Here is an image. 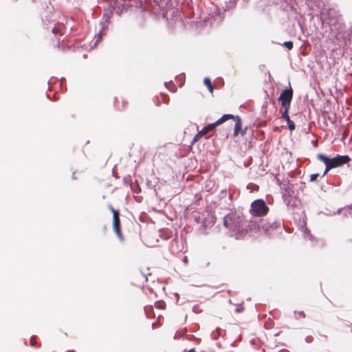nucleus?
<instances>
[{"label": "nucleus", "mask_w": 352, "mask_h": 352, "mask_svg": "<svg viewBox=\"0 0 352 352\" xmlns=\"http://www.w3.org/2000/svg\"><path fill=\"white\" fill-rule=\"evenodd\" d=\"M204 82V84L206 85V86H207V87L210 90V91L211 93H212L213 86H212L211 80L208 78H205Z\"/></svg>", "instance_id": "9d476101"}, {"label": "nucleus", "mask_w": 352, "mask_h": 352, "mask_svg": "<svg viewBox=\"0 0 352 352\" xmlns=\"http://www.w3.org/2000/svg\"><path fill=\"white\" fill-rule=\"evenodd\" d=\"M317 158L325 164V170L323 176L325 175L331 169L341 166L350 162L351 158L345 155H337L333 158H329L324 154L319 153Z\"/></svg>", "instance_id": "f03ea898"}, {"label": "nucleus", "mask_w": 352, "mask_h": 352, "mask_svg": "<svg viewBox=\"0 0 352 352\" xmlns=\"http://www.w3.org/2000/svg\"><path fill=\"white\" fill-rule=\"evenodd\" d=\"M289 108H283V111H282V115L280 116L281 119L285 121L289 119Z\"/></svg>", "instance_id": "1a4fd4ad"}, {"label": "nucleus", "mask_w": 352, "mask_h": 352, "mask_svg": "<svg viewBox=\"0 0 352 352\" xmlns=\"http://www.w3.org/2000/svg\"><path fill=\"white\" fill-rule=\"evenodd\" d=\"M105 27H104V25H102V28L100 30V31L98 32V38L96 40V42H98L99 41V39H101L102 36L104 35V31L105 30Z\"/></svg>", "instance_id": "2eb2a0df"}, {"label": "nucleus", "mask_w": 352, "mask_h": 352, "mask_svg": "<svg viewBox=\"0 0 352 352\" xmlns=\"http://www.w3.org/2000/svg\"><path fill=\"white\" fill-rule=\"evenodd\" d=\"M293 98V90L292 87L284 89L278 98L283 108H290L291 102Z\"/></svg>", "instance_id": "39448f33"}, {"label": "nucleus", "mask_w": 352, "mask_h": 352, "mask_svg": "<svg viewBox=\"0 0 352 352\" xmlns=\"http://www.w3.org/2000/svg\"><path fill=\"white\" fill-rule=\"evenodd\" d=\"M236 311H241V309H236Z\"/></svg>", "instance_id": "aec40b11"}, {"label": "nucleus", "mask_w": 352, "mask_h": 352, "mask_svg": "<svg viewBox=\"0 0 352 352\" xmlns=\"http://www.w3.org/2000/svg\"><path fill=\"white\" fill-rule=\"evenodd\" d=\"M109 209L113 212V227L115 232L116 233L118 237L122 240L123 237L120 230V222L119 218V212L115 210L111 205L109 206Z\"/></svg>", "instance_id": "423d86ee"}, {"label": "nucleus", "mask_w": 352, "mask_h": 352, "mask_svg": "<svg viewBox=\"0 0 352 352\" xmlns=\"http://www.w3.org/2000/svg\"><path fill=\"white\" fill-rule=\"evenodd\" d=\"M283 45L288 50H291L294 46L292 41H285L283 43Z\"/></svg>", "instance_id": "ddd939ff"}, {"label": "nucleus", "mask_w": 352, "mask_h": 352, "mask_svg": "<svg viewBox=\"0 0 352 352\" xmlns=\"http://www.w3.org/2000/svg\"><path fill=\"white\" fill-rule=\"evenodd\" d=\"M318 176H319V174H318V173L311 175L310 182H315L317 179Z\"/></svg>", "instance_id": "f3484780"}, {"label": "nucleus", "mask_w": 352, "mask_h": 352, "mask_svg": "<svg viewBox=\"0 0 352 352\" xmlns=\"http://www.w3.org/2000/svg\"><path fill=\"white\" fill-rule=\"evenodd\" d=\"M295 315H296V318H299L298 316H301L302 318L305 317V313L302 311H298V312L295 311Z\"/></svg>", "instance_id": "dca6fc26"}, {"label": "nucleus", "mask_w": 352, "mask_h": 352, "mask_svg": "<svg viewBox=\"0 0 352 352\" xmlns=\"http://www.w3.org/2000/svg\"><path fill=\"white\" fill-rule=\"evenodd\" d=\"M155 3L160 7V8H163L165 5L167 4L168 1L170 0H154Z\"/></svg>", "instance_id": "9b49d317"}, {"label": "nucleus", "mask_w": 352, "mask_h": 352, "mask_svg": "<svg viewBox=\"0 0 352 352\" xmlns=\"http://www.w3.org/2000/svg\"><path fill=\"white\" fill-rule=\"evenodd\" d=\"M188 352H196V351L194 349H191L188 351Z\"/></svg>", "instance_id": "a211bd4d"}, {"label": "nucleus", "mask_w": 352, "mask_h": 352, "mask_svg": "<svg viewBox=\"0 0 352 352\" xmlns=\"http://www.w3.org/2000/svg\"><path fill=\"white\" fill-rule=\"evenodd\" d=\"M283 201L289 209L294 210L300 205V200L296 196H294L288 192H285L283 196Z\"/></svg>", "instance_id": "0eeeda50"}, {"label": "nucleus", "mask_w": 352, "mask_h": 352, "mask_svg": "<svg viewBox=\"0 0 352 352\" xmlns=\"http://www.w3.org/2000/svg\"><path fill=\"white\" fill-rule=\"evenodd\" d=\"M245 222L241 226L239 225V221H237L236 215V214L231 212L228 214H226L223 218V226L225 228H228L229 230L232 231H242L245 232Z\"/></svg>", "instance_id": "20e7f679"}, {"label": "nucleus", "mask_w": 352, "mask_h": 352, "mask_svg": "<svg viewBox=\"0 0 352 352\" xmlns=\"http://www.w3.org/2000/svg\"><path fill=\"white\" fill-rule=\"evenodd\" d=\"M269 212V208L261 199L254 200L252 204L250 209L251 217L248 221H245V231L248 232H257L258 231H263V232L268 234L271 229H273V226H268L263 219V217L265 216Z\"/></svg>", "instance_id": "f257e3e1"}, {"label": "nucleus", "mask_w": 352, "mask_h": 352, "mask_svg": "<svg viewBox=\"0 0 352 352\" xmlns=\"http://www.w3.org/2000/svg\"><path fill=\"white\" fill-rule=\"evenodd\" d=\"M236 311H241V309H236Z\"/></svg>", "instance_id": "6ab92c4d"}, {"label": "nucleus", "mask_w": 352, "mask_h": 352, "mask_svg": "<svg viewBox=\"0 0 352 352\" xmlns=\"http://www.w3.org/2000/svg\"><path fill=\"white\" fill-rule=\"evenodd\" d=\"M187 261V258H186V257H185V258H184V261Z\"/></svg>", "instance_id": "412c9836"}, {"label": "nucleus", "mask_w": 352, "mask_h": 352, "mask_svg": "<svg viewBox=\"0 0 352 352\" xmlns=\"http://www.w3.org/2000/svg\"><path fill=\"white\" fill-rule=\"evenodd\" d=\"M287 123V125H288V129L292 131H294L295 129V124L294 122L290 120V118L287 120H286Z\"/></svg>", "instance_id": "f8f14e48"}, {"label": "nucleus", "mask_w": 352, "mask_h": 352, "mask_svg": "<svg viewBox=\"0 0 352 352\" xmlns=\"http://www.w3.org/2000/svg\"><path fill=\"white\" fill-rule=\"evenodd\" d=\"M63 28V25H59L58 28H53L52 30V32L55 34H58V32H60V34H62L61 33V29Z\"/></svg>", "instance_id": "4468645a"}, {"label": "nucleus", "mask_w": 352, "mask_h": 352, "mask_svg": "<svg viewBox=\"0 0 352 352\" xmlns=\"http://www.w3.org/2000/svg\"><path fill=\"white\" fill-rule=\"evenodd\" d=\"M232 119L235 120V124H234V129L233 135H234V136H237L241 130L242 124H241L239 117H238V116H236V117L234 116V118H232Z\"/></svg>", "instance_id": "6e6552de"}, {"label": "nucleus", "mask_w": 352, "mask_h": 352, "mask_svg": "<svg viewBox=\"0 0 352 352\" xmlns=\"http://www.w3.org/2000/svg\"><path fill=\"white\" fill-rule=\"evenodd\" d=\"M234 118V116L232 115V114H225L221 118L217 120L215 122L210 124L204 126L201 131H199L194 136L192 142H197L204 135H206L208 132H210V131H212L213 129H214V128L216 126L223 124V122H225L226 121H227L230 118Z\"/></svg>", "instance_id": "7ed1b4c3"}]
</instances>
